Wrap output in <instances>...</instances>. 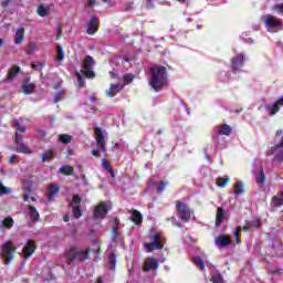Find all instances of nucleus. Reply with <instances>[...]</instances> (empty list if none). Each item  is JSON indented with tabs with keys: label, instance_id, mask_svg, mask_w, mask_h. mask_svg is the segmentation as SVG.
I'll return each mask as SVG.
<instances>
[{
	"label": "nucleus",
	"instance_id": "obj_1",
	"mask_svg": "<svg viewBox=\"0 0 283 283\" xmlns=\"http://www.w3.org/2000/svg\"><path fill=\"white\" fill-rule=\"evenodd\" d=\"M150 78L148 85L154 92H161L164 87H167L169 80L167 75V67L158 64H154L149 69Z\"/></svg>",
	"mask_w": 283,
	"mask_h": 283
},
{
	"label": "nucleus",
	"instance_id": "obj_2",
	"mask_svg": "<svg viewBox=\"0 0 283 283\" xmlns=\"http://www.w3.org/2000/svg\"><path fill=\"white\" fill-rule=\"evenodd\" d=\"M101 245H97L96 249L86 248L85 250L71 247L65 253L64 258L66 260V264H74V262H85V260H90V253H97L101 255Z\"/></svg>",
	"mask_w": 283,
	"mask_h": 283
},
{
	"label": "nucleus",
	"instance_id": "obj_3",
	"mask_svg": "<svg viewBox=\"0 0 283 283\" xmlns=\"http://www.w3.org/2000/svg\"><path fill=\"white\" fill-rule=\"evenodd\" d=\"M151 242L144 243V248L147 253H154V251H163L165 249V244H167V239L160 234V232H156L151 238Z\"/></svg>",
	"mask_w": 283,
	"mask_h": 283
},
{
	"label": "nucleus",
	"instance_id": "obj_4",
	"mask_svg": "<svg viewBox=\"0 0 283 283\" xmlns=\"http://www.w3.org/2000/svg\"><path fill=\"white\" fill-rule=\"evenodd\" d=\"M263 25L266 28L268 32H273V30H283L282 19L273 15H263Z\"/></svg>",
	"mask_w": 283,
	"mask_h": 283
},
{
	"label": "nucleus",
	"instance_id": "obj_5",
	"mask_svg": "<svg viewBox=\"0 0 283 283\" xmlns=\"http://www.w3.org/2000/svg\"><path fill=\"white\" fill-rule=\"evenodd\" d=\"M178 218L181 222H189L191 220V216H193V211L188 207L184 201H176Z\"/></svg>",
	"mask_w": 283,
	"mask_h": 283
},
{
	"label": "nucleus",
	"instance_id": "obj_6",
	"mask_svg": "<svg viewBox=\"0 0 283 283\" xmlns=\"http://www.w3.org/2000/svg\"><path fill=\"white\" fill-rule=\"evenodd\" d=\"M17 253V247L12 241H7L2 244V260L4 264H10L14 260V254Z\"/></svg>",
	"mask_w": 283,
	"mask_h": 283
},
{
	"label": "nucleus",
	"instance_id": "obj_7",
	"mask_svg": "<svg viewBox=\"0 0 283 283\" xmlns=\"http://www.w3.org/2000/svg\"><path fill=\"white\" fill-rule=\"evenodd\" d=\"M94 132H95V140L97 144V148L99 149V151H103V154H105V151H107V148H106L107 142L105 140L103 128L95 127Z\"/></svg>",
	"mask_w": 283,
	"mask_h": 283
},
{
	"label": "nucleus",
	"instance_id": "obj_8",
	"mask_svg": "<svg viewBox=\"0 0 283 283\" xmlns=\"http://www.w3.org/2000/svg\"><path fill=\"white\" fill-rule=\"evenodd\" d=\"M159 268L160 263L158 262V259H156L155 256H148L144 262L143 270L145 273H149V271H157V269Z\"/></svg>",
	"mask_w": 283,
	"mask_h": 283
},
{
	"label": "nucleus",
	"instance_id": "obj_9",
	"mask_svg": "<svg viewBox=\"0 0 283 283\" xmlns=\"http://www.w3.org/2000/svg\"><path fill=\"white\" fill-rule=\"evenodd\" d=\"M283 107V96L279 97L273 104L265 105L269 116H275Z\"/></svg>",
	"mask_w": 283,
	"mask_h": 283
},
{
	"label": "nucleus",
	"instance_id": "obj_10",
	"mask_svg": "<svg viewBox=\"0 0 283 283\" xmlns=\"http://www.w3.org/2000/svg\"><path fill=\"white\" fill-rule=\"evenodd\" d=\"M36 252V242L33 240H28L25 245L22 249L24 260H29Z\"/></svg>",
	"mask_w": 283,
	"mask_h": 283
},
{
	"label": "nucleus",
	"instance_id": "obj_11",
	"mask_svg": "<svg viewBox=\"0 0 283 283\" xmlns=\"http://www.w3.org/2000/svg\"><path fill=\"white\" fill-rule=\"evenodd\" d=\"M282 147H283V136L281 138V142L277 145L270 148L269 156H275L276 160H279V163H282L283 160Z\"/></svg>",
	"mask_w": 283,
	"mask_h": 283
},
{
	"label": "nucleus",
	"instance_id": "obj_12",
	"mask_svg": "<svg viewBox=\"0 0 283 283\" xmlns=\"http://www.w3.org/2000/svg\"><path fill=\"white\" fill-rule=\"evenodd\" d=\"M98 32V18L93 15L91 20L86 23V34L94 36Z\"/></svg>",
	"mask_w": 283,
	"mask_h": 283
},
{
	"label": "nucleus",
	"instance_id": "obj_13",
	"mask_svg": "<svg viewBox=\"0 0 283 283\" xmlns=\"http://www.w3.org/2000/svg\"><path fill=\"white\" fill-rule=\"evenodd\" d=\"M214 243H216L217 247H219V249H224V247H230V244H232V241H231V238H229V235L219 234L214 239Z\"/></svg>",
	"mask_w": 283,
	"mask_h": 283
},
{
	"label": "nucleus",
	"instance_id": "obj_14",
	"mask_svg": "<svg viewBox=\"0 0 283 283\" xmlns=\"http://www.w3.org/2000/svg\"><path fill=\"white\" fill-rule=\"evenodd\" d=\"M60 191H61V188L59 187V185L51 184L48 187V200H49V202H54V198L56 196H59Z\"/></svg>",
	"mask_w": 283,
	"mask_h": 283
},
{
	"label": "nucleus",
	"instance_id": "obj_15",
	"mask_svg": "<svg viewBox=\"0 0 283 283\" xmlns=\"http://www.w3.org/2000/svg\"><path fill=\"white\" fill-rule=\"evenodd\" d=\"M244 65V55L239 54L231 60V67L233 72H238Z\"/></svg>",
	"mask_w": 283,
	"mask_h": 283
},
{
	"label": "nucleus",
	"instance_id": "obj_16",
	"mask_svg": "<svg viewBox=\"0 0 283 283\" xmlns=\"http://www.w3.org/2000/svg\"><path fill=\"white\" fill-rule=\"evenodd\" d=\"M28 211H29V218L33 224L35 222H39L41 220V214L39 213V210H36V207L34 206H28Z\"/></svg>",
	"mask_w": 283,
	"mask_h": 283
},
{
	"label": "nucleus",
	"instance_id": "obj_17",
	"mask_svg": "<svg viewBox=\"0 0 283 283\" xmlns=\"http://www.w3.org/2000/svg\"><path fill=\"white\" fill-rule=\"evenodd\" d=\"M105 216H107V206H105V202H101L95 208L94 217L103 219Z\"/></svg>",
	"mask_w": 283,
	"mask_h": 283
},
{
	"label": "nucleus",
	"instance_id": "obj_18",
	"mask_svg": "<svg viewBox=\"0 0 283 283\" xmlns=\"http://www.w3.org/2000/svg\"><path fill=\"white\" fill-rule=\"evenodd\" d=\"M233 128L228 124H221L218 126V136H231Z\"/></svg>",
	"mask_w": 283,
	"mask_h": 283
},
{
	"label": "nucleus",
	"instance_id": "obj_19",
	"mask_svg": "<svg viewBox=\"0 0 283 283\" xmlns=\"http://www.w3.org/2000/svg\"><path fill=\"white\" fill-rule=\"evenodd\" d=\"M123 87H124L123 84H112L109 86L108 91L106 92V96H108L109 98H114V96H116V94L120 93Z\"/></svg>",
	"mask_w": 283,
	"mask_h": 283
},
{
	"label": "nucleus",
	"instance_id": "obj_20",
	"mask_svg": "<svg viewBox=\"0 0 283 283\" xmlns=\"http://www.w3.org/2000/svg\"><path fill=\"white\" fill-rule=\"evenodd\" d=\"M25 39V28L21 27L15 30L14 43L15 45H21Z\"/></svg>",
	"mask_w": 283,
	"mask_h": 283
},
{
	"label": "nucleus",
	"instance_id": "obj_21",
	"mask_svg": "<svg viewBox=\"0 0 283 283\" xmlns=\"http://www.w3.org/2000/svg\"><path fill=\"white\" fill-rule=\"evenodd\" d=\"M21 74V67L13 65L8 70L7 81H14Z\"/></svg>",
	"mask_w": 283,
	"mask_h": 283
},
{
	"label": "nucleus",
	"instance_id": "obj_22",
	"mask_svg": "<svg viewBox=\"0 0 283 283\" xmlns=\"http://www.w3.org/2000/svg\"><path fill=\"white\" fill-rule=\"evenodd\" d=\"M226 213L227 212L224 211V208L219 207L217 209V216H216V221H214L216 227H220V224H222L224 222Z\"/></svg>",
	"mask_w": 283,
	"mask_h": 283
},
{
	"label": "nucleus",
	"instance_id": "obj_23",
	"mask_svg": "<svg viewBox=\"0 0 283 283\" xmlns=\"http://www.w3.org/2000/svg\"><path fill=\"white\" fill-rule=\"evenodd\" d=\"M15 151L17 154H32V149H30V146L24 143L15 144Z\"/></svg>",
	"mask_w": 283,
	"mask_h": 283
},
{
	"label": "nucleus",
	"instance_id": "obj_24",
	"mask_svg": "<svg viewBox=\"0 0 283 283\" xmlns=\"http://www.w3.org/2000/svg\"><path fill=\"white\" fill-rule=\"evenodd\" d=\"M95 63L96 62L94 61V57H92V55H86L83 62V70H94Z\"/></svg>",
	"mask_w": 283,
	"mask_h": 283
},
{
	"label": "nucleus",
	"instance_id": "obj_25",
	"mask_svg": "<svg viewBox=\"0 0 283 283\" xmlns=\"http://www.w3.org/2000/svg\"><path fill=\"white\" fill-rule=\"evenodd\" d=\"M272 207L280 208L283 205V192H279L276 196L272 197Z\"/></svg>",
	"mask_w": 283,
	"mask_h": 283
},
{
	"label": "nucleus",
	"instance_id": "obj_26",
	"mask_svg": "<svg viewBox=\"0 0 283 283\" xmlns=\"http://www.w3.org/2000/svg\"><path fill=\"white\" fill-rule=\"evenodd\" d=\"M132 222L134 224H143V214L138 210H134L130 217Z\"/></svg>",
	"mask_w": 283,
	"mask_h": 283
},
{
	"label": "nucleus",
	"instance_id": "obj_27",
	"mask_svg": "<svg viewBox=\"0 0 283 283\" xmlns=\"http://www.w3.org/2000/svg\"><path fill=\"white\" fill-rule=\"evenodd\" d=\"M34 90H36V85L34 83H28L25 82L23 85H22V92L23 94H33L34 93Z\"/></svg>",
	"mask_w": 283,
	"mask_h": 283
},
{
	"label": "nucleus",
	"instance_id": "obj_28",
	"mask_svg": "<svg viewBox=\"0 0 283 283\" xmlns=\"http://www.w3.org/2000/svg\"><path fill=\"white\" fill-rule=\"evenodd\" d=\"M36 14L39 17H48L50 14V7H45L43 3L38 6Z\"/></svg>",
	"mask_w": 283,
	"mask_h": 283
},
{
	"label": "nucleus",
	"instance_id": "obj_29",
	"mask_svg": "<svg viewBox=\"0 0 283 283\" xmlns=\"http://www.w3.org/2000/svg\"><path fill=\"white\" fill-rule=\"evenodd\" d=\"M108 262H109V269L111 271H116V266L118 264V258L116 256V253H111L109 258H108Z\"/></svg>",
	"mask_w": 283,
	"mask_h": 283
},
{
	"label": "nucleus",
	"instance_id": "obj_30",
	"mask_svg": "<svg viewBox=\"0 0 283 283\" xmlns=\"http://www.w3.org/2000/svg\"><path fill=\"white\" fill-rule=\"evenodd\" d=\"M260 227V220L247 221L243 226V231H249V229H258Z\"/></svg>",
	"mask_w": 283,
	"mask_h": 283
},
{
	"label": "nucleus",
	"instance_id": "obj_31",
	"mask_svg": "<svg viewBox=\"0 0 283 283\" xmlns=\"http://www.w3.org/2000/svg\"><path fill=\"white\" fill-rule=\"evenodd\" d=\"M102 167H104V169L106 171H108V174L113 177L116 178V174L114 172V168L112 167V165L109 164V161H107V159H103L102 160Z\"/></svg>",
	"mask_w": 283,
	"mask_h": 283
},
{
	"label": "nucleus",
	"instance_id": "obj_32",
	"mask_svg": "<svg viewBox=\"0 0 283 283\" xmlns=\"http://www.w3.org/2000/svg\"><path fill=\"white\" fill-rule=\"evenodd\" d=\"M60 174H62L63 176H74V167L72 166H62L60 168Z\"/></svg>",
	"mask_w": 283,
	"mask_h": 283
},
{
	"label": "nucleus",
	"instance_id": "obj_33",
	"mask_svg": "<svg viewBox=\"0 0 283 283\" xmlns=\"http://www.w3.org/2000/svg\"><path fill=\"white\" fill-rule=\"evenodd\" d=\"M73 139H74V137L72 135H67V134H61L59 136V140H60V143H62V145H70V143H72Z\"/></svg>",
	"mask_w": 283,
	"mask_h": 283
},
{
	"label": "nucleus",
	"instance_id": "obj_34",
	"mask_svg": "<svg viewBox=\"0 0 283 283\" xmlns=\"http://www.w3.org/2000/svg\"><path fill=\"white\" fill-rule=\"evenodd\" d=\"M54 158V150L49 149L46 150L41 158V163H50Z\"/></svg>",
	"mask_w": 283,
	"mask_h": 283
},
{
	"label": "nucleus",
	"instance_id": "obj_35",
	"mask_svg": "<svg viewBox=\"0 0 283 283\" xmlns=\"http://www.w3.org/2000/svg\"><path fill=\"white\" fill-rule=\"evenodd\" d=\"M14 226V219H12V217H7L2 220V227L3 229H12V227Z\"/></svg>",
	"mask_w": 283,
	"mask_h": 283
},
{
	"label": "nucleus",
	"instance_id": "obj_36",
	"mask_svg": "<svg viewBox=\"0 0 283 283\" xmlns=\"http://www.w3.org/2000/svg\"><path fill=\"white\" fill-rule=\"evenodd\" d=\"M112 240L114 242H118V240H123V234L120 233V231H118V228L116 227L112 228Z\"/></svg>",
	"mask_w": 283,
	"mask_h": 283
},
{
	"label": "nucleus",
	"instance_id": "obj_37",
	"mask_svg": "<svg viewBox=\"0 0 283 283\" xmlns=\"http://www.w3.org/2000/svg\"><path fill=\"white\" fill-rule=\"evenodd\" d=\"M244 193V184L242 181H238L234 185V196H242Z\"/></svg>",
	"mask_w": 283,
	"mask_h": 283
},
{
	"label": "nucleus",
	"instance_id": "obj_38",
	"mask_svg": "<svg viewBox=\"0 0 283 283\" xmlns=\"http://www.w3.org/2000/svg\"><path fill=\"white\" fill-rule=\"evenodd\" d=\"M72 207V214L73 217L78 220V218H81V216H83V209L81 208V206H71Z\"/></svg>",
	"mask_w": 283,
	"mask_h": 283
},
{
	"label": "nucleus",
	"instance_id": "obj_39",
	"mask_svg": "<svg viewBox=\"0 0 283 283\" xmlns=\"http://www.w3.org/2000/svg\"><path fill=\"white\" fill-rule=\"evenodd\" d=\"M256 182L259 185H264L266 182V175H264V169L260 168L259 175L256 176Z\"/></svg>",
	"mask_w": 283,
	"mask_h": 283
},
{
	"label": "nucleus",
	"instance_id": "obj_40",
	"mask_svg": "<svg viewBox=\"0 0 283 283\" xmlns=\"http://www.w3.org/2000/svg\"><path fill=\"white\" fill-rule=\"evenodd\" d=\"M192 262H193V264H196V266H198L200 269V271H205L206 265H205V261L202 260V258L195 256Z\"/></svg>",
	"mask_w": 283,
	"mask_h": 283
},
{
	"label": "nucleus",
	"instance_id": "obj_41",
	"mask_svg": "<svg viewBox=\"0 0 283 283\" xmlns=\"http://www.w3.org/2000/svg\"><path fill=\"white\" fill-rule=\"evenodd\" d=\"M36 50H39V46H36V43L30 42L25 52L29 56H32V54H34Z\"/></svg>",
	"mask_w": 283,
	"mask_h": 283
},
{
	"label": "nucleus",
	"instance_id": "obj_42",
	"mask_svg": "<svg viewBox=\"0 0 283 283\" xmlns=\"http://www.w3.org/2000/svg\"><path fill=\"white\" fill-rule=\"evenodd\" d=\"M231 182V178L227 177V178H222V177H219L217 179V185L218 187H221V188H224L227 187V185Z\"/></svg>",
	"mask_w": 283,
	"mask_h": 283
},
{
	"label": "nucleus",
	"instance_id": "obj_43",
	"mask_svg": "<svg viewBox=\"0 0 283 283\" xmlns=\"http://www.w3.org/2000/svg\"><path fill=\"white\" fill-rule=\"evenodd\" d=\"M13 126L15 127V129L18 132H20V134H25V132L28 129L25 126L21 125V122H19V119L14 120Z\"/></svg>",
	"mask_w": 283,
	"mask_h": 283
},
{
	"label": "nucleus",
	"instance_id": "obj_44",
	"mask_svg": "<svg viewBox=\"0 0 283 283\" xmlns=\"http://www.w3.org/2000/svg\"><path fill=\"white\" fill-rule=\"evenodd\" d=\"M81 202H83V199L81 198V196L74 195L73 198H72V201L70 203V207L81 206L80 205Z\"/></svg>",
	"mask_w": 283,
	"mask_h": 283
},
{
	"label": "nucleus",
	"instance_id": "obj_45",
	"mask_svg": "<svg viewBox=\"0 0 283 283\" xmlns=\"http://www.w3.org/2000/svg\"><path fill=\"white\" fill-rule=\"evenodd\" d=\"M93 69H83L81 72L86 78H94L96 76V73L92 71Z\"/></svg>",
	"mask_w": 283,
	"mask_h": 283
},
{
	"label": "nucleus",
	"instance_id": "obj_46",
	"mask_svg": "<svg viewBox=\"0 0 283 283\" xmlns=\"http://www.w3.org/2000/svg\"><path fill=\"white\" fill-rule=\"evenodd\" d=\"M12 193V189L3 186V184L0 181V196H8Z\"/></svg>",
	"mask_w": 283,
	"mask_h": 283
},
{
	"label": "nucleus",
	"instance_id": "obj_47",
	"mask_svg": "<svg viewBox=\"0 0 283 283\" xmlns=\"http://www.w3.org/2000/svg\"><path fill=\"white\" fill-rule=\"evenodd\" d=\"M63 98H65V91H60L55 94L54 98H53V103H59L61 101H63Z\"/></svg>",
	"mask_w": 283,
	"mask_h": 283
},
{
	"label": "nucleus",
	"instance_id": "obj_48",
	"mask_svg": "<svg viewBox=\"0 0 283 283\" xmlns=\"http://www.w3.org/2000/svg\"><path fill=\"white\" fill-rule=\"evenodd\" d=\"M212 283H224V279L222 277V274L217 273L211 277Z\"/></svg>",
	"mask_w": 283,
	"mask_h": 283
},
{
	"label": "nucleus",
	"instance_id": "obj_49",
	"mask_svg": "<svg viewBox=\"0 0 283 283\" xmlns=\"http://www.w3.org/2000/svg\"><path fill=\"white\" fill-rule=\"evenodd\" d=\"M65 59V55L63 53V46L57 45V53H56V61H63Z\"/></svg>",
	"mask_w": 283,
	"mask_h": 283
},
{
	"label": "nucleus",
	"instance_id": "obj_50",
	"mask_svg": "<svg viewBox=\"0 0 283 283\" xmlns=\"http://www.w3.org/2000/svg\"><path fill=\"white\" fill-rule=\"evenodd\" d=\"M76 78H77V86L83 87L85 85V78H83V75L81 73L76 72Z\"/></svg>",
	"mask_w": 283,
	"mask_h": 283
},
{
	"label": "nucleus",
	"instance_id": "obj_51",
	"mask_svg": "<svg viewBox=\"0 0 283 283\" xmlns=\"http://www.w3.org/2000/svg\"><path fill=\"white\" fill-rule=\"evenodd\" d=\"M167 187V182L165 180H161L159 182V186L157 187V193H163Z\"/></svg>",
	"mask_w": 283,
	"mask_h": 283
},
{
	"label": "nucleus",
	"instance_id": "obj_52",
	"mask_svg": "<svg viewBox=\"0 0 283 283\" xmlns=\"http://www.w3.org/2000/svg\"><path fill=\"white\" fill-rule=\"evenodd\" d=\"M132 81H134V74H126V75H124V83H125V85H129V83H132Z\"/></svg>",
	"mask_w": 283,
	"mask_h": 283
},
{
	"label": "nucleus",
	"instance_id": "obj_53",
	"mask_svg": "<svg viewBox=\"0 0 283 283\" xmlns=\"http://www.w3.org/2000/svg\"><path fill=\"white\" fill-rule=\"evenodd\" d=\"M14 143H15V145H19V144L23 143V135H21L19 133H15Z\"/></svg>",
	"mask_w": 283,
	"mask_h": 283
},
{
	"label": "nucleus",
	"instance_id": "obj_54",
	"mask_svg": "<svg viewBox=\"0 0 283 283\" xmlns=\"http://www.w3.org/2000/svg\"><path fill=\"white\" fill-rule=\"evenodd\" d=\"M14 163H19V156L12 154V155L9 157V165H14Z\"/></svg>",
	"mask_w": 283,
	"mask_h": 283
},
{
	"label": "nucleus",
	"instance_id": "obj_55",
	"mask_svg": "<svg viewBox=\"0 0 283 283\" xmlns=\"http://www.w3.org/2000/svg\"><path fill=\"white\" fill-rule=\"evenodd\" d=\"M61 36H63V27L60 24V25H57V29H56L57 41L61 39Z\"/></svg>",
	"mask_w": 283,
	"mask_h": 283
},
{
	"label": "nucleus",
	"instance_id": "obj_56",
	"mask_svg": "<svg viewBox=\"0 0 283 283\" xmlns=\"http://www.w3.org/2000/svg\"><path fill=\"white\" fill-rule=\"evenodd\" d=\"M234 240L240 242V227H237L234 230Z\"/></svg>",
	"mask_w": 283,
	"mask_h": 283
},
{
	"label": "nucleus",
	"instance_id": "obj_57",
	"mask_svg": "<svg viewBox=\"0 0 283 283\" xmlns=\"http://www.w3.org/2000/svg\"><path fill=\"white\" fill-rule=\"evenodd\" d=\"M32 70L39 71L43 70V63H38V64H31Z\"/></svg>",
	"mask_w": 283,
	"mask_h": 283
},
{
	"label": "nucleus",
	"instance_id": "obj_58",
	"mask_svg": "<svg viewBox=\"0 0 283 283\" xmlns=\"http://www.w3.org/2000/svg\"><path fill=\"white\" fill-rule=\"evenodd\" d=\"M272 275H283V269H276L271 271Z\"/></svg>",
	"mask_w": 283,
	"mask_h": 283
},
{
	"label": "nucleus",
	"instance_id": "obj_59",
	"mask_svg": "<svg viewBox=\"0 0 283 283\" xmlns=\"http://www.w3.org/2000/svg\"><path fill=\"white\" fill-rule=\"evenodd\" d=\"M10 3H12V0H2L1 1V7L2 8H8V6H10Z\"/></svg>",
	"mask_w": 283,
	"mask_h": 283
},
{
	"label": "nucleus",
	"instance_id": "obj_60",
	"mask_svg": "<svg viewBox=\"0 0 283 283\" xmlns=\"http://www.w3.org/2000/svg\"><path fill=\"white\" fill-rule=\"evenodd\" d=\"M274 8L277 10L279 14H283V3L276 4Z\"/></svg>",
	"mask_w": 283,
	"mask_h": 283
},
{
	"label": "nucleus",
	"instance_id": "obj_61",
	"mask_svg": "<svg viewBox=\"0 0 283 283\" xmlns=\"http://www.w3.org/2000/svg\"><path fill=\"white\" fill-rule=\"evenodd\" d=\"M92 156H94L95 158H98L101 156V150L97 149H93L91 150Z\"/></svg>",
	"mask_w": 283,
	"mask_h": 283
},
{
	"label": "nucleus",
	"instance_id": "obj_62",
	"mask_svg": "<svg viewBox=\"0 0 283 283\" xmlns=\"http://www.w3.org/2000/svg\"><path fill=\"white\" fill-rule=\"evenodd\" d=\"M113 227H116V229H118V224H120V219L119 218H115L114 220H113Z\"/></svg>",
	"mask_w": 283,
	"mask_h": 283
},
{
	"label": "nucleus",
	"instance_id": "obj_63",
	"mask_svg": "<svg viewBox=\"0 0 283 283\" xmlns=\"http://www.w3.org/2000/svg\"><path fill=\"white\" fill-rule=\"evenodd\" d=\"M95 4H96V0H88L87 1L88 8H92V6H95Z\"/></svg>",
	"mask_w": 283,
	"mask_h": 283
},
{
	"label": "nucleus",
	"instance_id": "obj_64",
	"mask_svg": "<svg viewBox=\"0 0 283 283\" xmlns=\"http://www.w3.org/2000/svg\"><path fill=\"white\" fill-rule=\"evenodd\" d=\"M282 134H283L282 129L276 130L275 138H280V136H282Z\"/></svg>",
	"mask_w": 283,
	"mask_h": 283
}]
</instances>
